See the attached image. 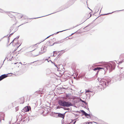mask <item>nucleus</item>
Here are the masks:
<instances>
[{
    "instance_id": "16",
    "label": "nucleus",
    "mask_w": 124,
    "mask_h": 124,
    "mask_svg": "<svg viewBox=\"0 0 124 124\" xmlns=\"http://www.w3.org/2000/svg\"><path fill=\"white\" fill-rule=\"evenodd\" d=\"M89 92H91L90 90H86L85 92V93H87Z\"/></svg>"
},
{
    "instance_id": "9",
    "label": "nucleus",
    "mask_w": 124,
    "mask_h": 124,
    "mask_svg": "<svg viewBox=\"0 0 124 124\" xmlns=\"http://www.w3.org/2000/svg\"><path fill=\"white\" fill-rule=\"evenodd\" d=\"M7 77V76L5 74L2 75L0 77V81Z\"/></svg>"
},
{
    "instance_id": "14",
    "label": "nucleus",
    "mask_w": 124,
    "mask_h": 124,
    "mask_svg": "<svg viewBox=\"0 0 124 124\" xmlns=\"http://www.w3.org/2000/svg\"><path fill=\"white\" fill-rule=\"evenodd\" d=\"M101 85L102 86L104 85H106V82L105 81H102L101 82Z\"/></svg>"
},
{
    "instance_id": "12",
    "label": "nucleus",
    "mask_w": 124,
    "mask_h": 124,
    "mask_svg": "<svg viewBox=\"0 0 124 124\" xmlns=\"http://www.w3.org/2000/svg\"><path fill=\"white\" fill-rule=\"evenodd\" d=\"M20 102L21 104H23L24 102V98L23 97L20 98Z\"/></svg>"
},
{
    "instance_id": "17",
    "label": "nucleus",
    "mask_w": 124,
    "mask_h": 124,
    "mask_svg": "<svg viewBox=\"0 0 124 124\" xmlns=\"http://www.w3.org/2000/svg\"><path fill=\"white\" fill-rule=\"evenodd\" d=\"M89 123L88 122H86V123H84L83 124H89Z\"/></svg>"
},
{
    "instance_id": "8",
    "label": "nucleus",
    "mask_w": 124,
    "mask_h": 124,
    "mask_svg": "<svg viewBox=\"0 0 124 124\" xmlns=\"http://www.w3.org/2000/svg\"><path fill=\"white\" fill-rule=\"evenodd\" d=\"M15 13L11 12L8 13V15L11 18L15 17Z\"/></svg>"
},
{
    "instance_id": "3",
    "label": "nucleus",
    "mask_w": 124,
    "mask_h": 124,
    "mask_svg": "<svg viewBox=\"0 0 124 124\" xmlns=\"http://www.w3.org/2000/svg\"><path fill=\"white\" fill-rule=\"evenodd\" d=\"M58 103L61 106L67 107H69L72 106L71 103L69 101L66 102L64 101L60 100L58 101Z\"/></svg>"
},
{
    "instance_id": "20",
    "label": "nucleus",
    "mask_w": 124,
    "mask_h": 124,
    "mask_svg": "<svg viewBox=\"0 0 124 124\" xmlns=\"http://www.w3.org/2000/svg\"><path fill=\"white\" fill-rule=\"evenodd\" d=\"M82 101L83 102H84L86 104V102L85 101Z\"/></svg>"
},
{
    "instance_id": "22",
    "label": "nucleus",
    "mask_w": 124,
    "mask_h": 124,
    "mask_svg": "<svg viewBox=\"0 0 124 124\" xmlns=\"http://www.w3.org/2000/svg\"><path fill=\"white\" fill-rule=\"evenodd\" d=\"M18 63V62H17V63H14V64H17Z\"/></svg>"
},
{
    "instance_id": "25",
    "label": "nucleus",
    "mask_w": 124,
    "mask_h": 124,
    "mask_svg": "<svg viewBox=\"0 0 124 124\" xmlns=\"http://www.w3.org/2000/svg\"><path fill=\"white\" fill-rule=\"evenodd\" d=\"M70 124L69 123V124Z\"/></svg>"
},
{
    "instance_id": "7",
    "label": "nucleus",
    "mask_w": 124,
    "mask_h": 124,
    "mask_svg": "<svg viewBox=\"0 0 124 124\" xmlns=\"http://www.w3.org/2000/svg\"><path fill=\"white\" fill-rule=\"evenodd\" d=\"M81 112H82V113H83L84 114L83 115H84L87 118H91L90 116L87 113H86L83 110H81Z\"/></svg>"
},
{
    "instance_id": "19",
    "label": "nucleus",
    "mask_w": 124,
    "mask_h": 124,
    "mask_svg": "<svg viewBox=\"0 0 124 124\" xmlns=\"http://www.w3.org/2000/svg\"><path fill=\"white\" fill-rule=\"evenodd\" d=\"M87 27H88V26H86V27H85L84 29H86L87 28Z\"/></svg>"
},
{
    "instance_id": "5",
    "label": "nucleus",
    "mask_w": 124,
    "mask_h": 124,
    "mask_svg": "<svg viewBox=\"0 0 124 124\" xmlns=\"http://www.w3.org/2000/svg\"><path fill=\"white\" fill-rule=\"evenodd\" d=\"M113 63L111 62L108 63L107 65H106L105 67L107 70L108 69L110 71H111L112 69L113 68Z\"/></svg>"
},
{
    "instance_id": "10",
    "label": "nucleus",
    "mask_w": 124,
    "mask_h": 124,
    "mask_svg": "<svg viewBox=\"0 0 124 124\" xmlns=\"http://www.w3.org/2000/svg\"><path fill=\"white\" fill-rule=\"evenodd\" d=\"M23 110L25 112H27L29 111V109L28 106H26L23 108Z\"/></svg>"
},
{
    "instance_id": "15",
    "label": "nucleus",
    "mask_w": 124,
    "mask_h": 124,
    "mask_svg": "<svg viewBox=\"0 0 124 124\" xmlns=\"http://www.w3.org/2000/svg\"><path fill=\"white\" fill-rule=\"evenodd\" d=\"M77 119H76L75 120H73V121H74V122L73 123V124H75V123H76V121H77Z\"/></svg>"
},
{
    "instance_id": "11",
    "label": "nucleus",
    "mask_w": 124,
    "mask_h": 124,
    "mask_svg": "<svg viewBox=\"0 0 124 124\" xmlns=\"http://www.w3.org/2000/svg\"><path fill=\"white\" fill-rule=\"evenodd\" d=\"M65 113L63 114L61 113H59L58 114V116L59 117L64 118L65 116Z\"/></svg>"
},
{
    "instance_id": "1",
    "label": "nucleus",
    "mask_w": 124,
    "mask_h": 124,
    "mask_svg": "<svg viewBox=\"0 0 124 124\" xmlns=\"http://www.w3.org/2000/svg\"><path fill=\"white\" fill-rule=\"evenodd\" d=\"M46 46H43L41 48L39 49H37L36 50V56H38L39 54H41L46 52Z\"/></svg>"
},
{
    "instance_id": "4",
    "label": "nucleus",
    "mask_w": 124,
    "mask_h": 124,
    "mask_svg": "<svg viewBox=\"0 0 124 124\" xmlns=\"http://www.w3.org/2000/svg\"><path fill=\"white\" fill-rule=\"evenodd\" d=\"M38 44H36L32 45L30 46L29 48V49L31 51H33V50H35V52L36 53V50L38 49Z\"/></svg>"
},
{
    "instance_id": "18",
    "label": "nucleus",
    "mask_w": 124,
    "mask_h": 124,
    "mask_svg": "<svg viewBox=\"0 0 124 124\" xmlns=\"http://www.w3.org/2000/svg\"><path fill=\"white\" fill-rule=\"evenodd\" d=\"M30 64H26L25 65H26V66L28 67V66H29Z\"/></svg>"
},
{
    "instance_id": "2",
    "label": "nucleus",
    "mask_w": 124,
    "mask_h": 124,
    "mask_svg": "<svg viewBox=\"0 0 124 124\" xmlns=\"http://www.w3.org/2000/svg\"><path fill=\"white\" fill-rule=\"evenodd\" d=\"M71 38H65L64 39H62L60 40V41H58L57 42H54V41H55V39H51L49 43H50L49 45V46H52L55 43H60L62 42H63L64 41H66L67 40H68L69 39H71Z\"/></svg>"
},
{
    "instance_id": "23",
    "label": "nucleus",
    "mask_w": 124,
    "mask_h": 124,
    "mask_svg": "<svg viewBox=\"0 0 124 124\" xmlns=\"http://www.w3.org/2000/svg\"><path fill=\"white\" fill-rule=\"evenodd\" d=\"M90 28H89L88 29V30H90Z\"/></svg>"
},
{
    "instance_id": "21",
    "label": "nucleus",
    "mask_w": 124,
    "mask_h": 124,
    "mask_svg": "<svg viewBox=\"0 0 124 124\" xmlns=\"http://www.w3.org/2000/svg\"><path fill=\"white\" fill-rule=\"evenodd\" d=\"M88 15H90V17H91V14H90V13H89V14H88Z\"/></svg>"
},
{
    "instance_id": "6",
    "label": "nucleus",
    "mask_w": 124,
    "mask_h": 124,
    "mask_svg": "<svg viewBox=\"0 0 124 124\" xmlns=\"http://www.w3.org/2000/svg\"><path fill=\"white\" fill-rule=\"evenodd\" d=\"M15 18L18 19H20L21 18H24V17L23 15L22 14L19 13H16Z\"/></svg>"
},
{
    "instance_id": "24",
    "label": "nucleus",
    "mask_w": 124,
    "mask_h": 124,
    "mask_svg": "<svg viewBox=\"0 0 124 124\" xmlns=\"http://www.w3.org/2000/svg\"><path fill=\"white\" fill-rule=\"evenodd\" d=\"M41 42H40V43H40Z\"/></svg>"
},
{
    "instance_id": "13",
    "label": "nucleus",
    "mask_w": 124,
    "mask_h": 124,
    "mask_svg": "<svg viewBox=\"0 0 124 124\" xmlns=\"http://www.w3.org/2000/svg\"><path fill=\"white\" fill-rule=\"evenodd\" d=\"M101 69H105H105H104V68H102V67H97L96 68H95L93 69V70L94 71H95L97 70H100Z\"/></svg>"
}]
</instances>
